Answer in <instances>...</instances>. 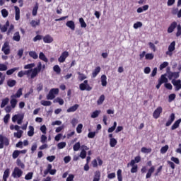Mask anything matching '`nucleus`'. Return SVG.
<instances>
[{
	"mask_svg": "<svg viewBox=\"0 0 181 181\" xmlns=\"http://www.w3.org/2000/svg\"><path fill=\"white\" fill-rule=\"evenodd\" d=\"M9 26V21H7L5 23V25H2L1 24H0V30L2 33H5V32L6 33L7 36H9V35H11V33H12V30H13V29H15V25H13V24L10 25V27L8 30V27Z\"/></svg>",
	"mask_w": 181,
	"mask_h": 181,
	"instance_id": "obj_1",
	"label": "nucleus"
},
{
	"mask_svg": "<svg viewBox=\"0 0 181 181\" xmlns=\"http://www.w3.org/2000/svg\"><path fill=\"white\" fill-rule=\"evenodd\" d=\"M79 88L81 91H91L93 90V87L90 86L88 84V80H85L83 83L79 85Z\"/></svg>",
	"mask_w": 181,
	"mask_h": 181,
	"instance_id": "obj_2",
	"label": "nucleus"
},
{
	"mask_svg": "<svg viewBox=\"0 0 181 181\" xmlns=\"http://www.w3.org/2000/svg\"><path fill=\"white\" fill-rule=\"evenodd\" d=\"M57 94H59V88H52L47 95V100H54Z\"/></svg>",
	"mask_w": 181,
	"mask_h": 181,
	"instance_id": "obj_3",
	"label": "nucleus"
},
{
	"mask_svg": "<svg viewBox=\"0 0 181 181\" xmlns=\"http://www.w3.org/2000/svg\"><path fill=\"white\" fill-rule=\"evenodd\" d=\"M4 145L9 146V139L0 134V149H4Z\"/></svg>",
	"mask_w": 181,
	"mask_h": 181,
	"instance_id": "obj_4",
	"label": "nucleus"
},
{
	"mask_svg": "<svg viewBox=\"0 0 181 181\" xmlns=\"http://www.w3.org/2000/svg\"><path fill=\"white\" fill-rule=\"evenodd\" d=\"M42 71V62H39L37 66L34 68L33 70L31 71V78H35L36 76H37L38 73H40Z\"/></svg>",
	"mask_w": 181,
	"mask_h": 181,
	"instance_id": "obj_5",
	"label": "nucleus"
},
{
	"mask_svg": "<svg viewBox=\"0 0 181 181\" xmlns=\"http://www.w3.org/2000/svg\"><path fill=\"white\" fill-rule=\"evenodd\" d=\"M175 46H176V42L173 41L170 43V45L168 46V50L165 52V54H167V56L171 57L173 54V52H174L175 49Z\"/></svg>",
	"mask_w": 181,
	"mask_h": 181,
	"instance_id": "obj_6",
	"label": "nucleus"
},
{
	"mask_svg": "<svg viewBox=\"0 0 181 181\" xmlns=\"http://www.w3.org/2000/svg\"><path fill=\"white\" fill-rule=\"evenodd\" d=\"M170 68H167V73L168 74L169 80H172L173 78H179V72H171Z\"/></svg>",
	"mask_w": 181,
	"mask_h": 181,
	"instance_id": "obj_7",
	"label": "nucleus"
},
{
	"mask_svg": "<svg viewBox=\"0 0 181 181\" xmlns=\"http://www.w3.org/2000/svg\"><path fill=\"white\" fill-rule=\"evenodd\" d=\"M22 175H23V171L18 167H16L12 173L13 177H21Z\"/></svg>",
	"mask_w": 181,
	"mask_h": 181,
	"instance_id": "obj_8",
	"label": "nucleus"
},
{
	"mask_svg": "<svg viewBox=\"0 0 181 181\" xmlns=\"http://www.w3.org/2000/svg\"><path fill=\"white\" fill-rule=\"evenodd\" d=\"M2 52H4V54L8 55L11 53V48L9 47V42H5L1 48Z\"/></svg>",
	"mask_w": 181,
	"mask_h": 181,
	"instance_id": "obj_9",
	"label": "nucleus"
},
{
	"mask_svg": "<svg viewBox=\"0 0 181 181\" xmlns=\"http://www.w3.org/2000/svg\"><path fill=\"white\" fill-rule=\"evenodd\" d=\"M163 111V109L162 107L159 106L158 107L153 113V117L155 118V119H158L159 117H160V114H162V112Z\"/></svg>",
	"mask_w": 181,
	"mask_h": 181,
	"instance_id": "obj_10",
	"label": "nucleus"
},
{
	"mask_svg": "<svg viewBox=\"0 0 181 181\" xmlns=\"http://www.w3.org/2000/svg\"><path fill=\"white\" fill-rule=\"evenodd\" d=\"M69 57V52L65 51L63 52L61 56L58 59V62L59 63H64L66 62V59Z\"/></svg>",
	"mask_w": 181,
	"mask_h": 181,
	"instance_id": "obj_11",
	"label": "nucleus"
},
{
	"mask_svg": "<svg viewBox=\"0 0 181 181\" xmlns=\"http://www.w3.org/2000/svg\"><path fill=\"white\" fill-rule=\"evenodd\" d=\"M177 26H178V25L176 21L171 23V24L170 25V26L168 27V28L167 30L168 33H173V32L175 31V29L176 28H177Z\"/></svg>",
	"mask_w": 181,
	"mask_h": 181,
	"instance_id": "obj_12",
	"label": "nucleus"
},
{
	"mask_svg": "<svg viewBox=\"0 0 181 181\" xmlns=\"http://www.w3.org/2000/svg\"><path fill=\"white\" fill-rule=\"evenodd\" d=\"M171 83H172V84H173V86H175L176 91H179V90H180V88H181V80L180 79H178V80L173 79Z\"/></svg>",
	"mask_w": 181,
	"mask_h": 181,
	"instance_id": "obj_13",
	"label": "nucleus"
},
{
	"mask_svg": "<svg viewBox=\"0 0 181 181\" xmlns=\"http://www.w3.org/2000/svg\"><path fill=\"white\" fill-rule=\"evenodd\" d=\"M176 118V116L175 115V113H171L168 120L165 123V127H170L172 124L173 123V121H175V119Z\"/></svg>",
	"mask_w": 181,
	"mask_h": 181,
	"instance_id": "obj_14",
	"label": "nucleus"
},
{
	"mask_svg": "<svg viewBox=\"0 0 181 181\" xmlns=\"http://www.w3.org/2000/svg\"><path fill=\"white\" fill-rule=\"evenodd\" d=\"M140 160H141V156H136L135 158H134V160H132L131 161H130V163H129L128 164H127V166H134V165H135V163H139V162H140Z\"/></svg>",
	"mask_w": 181,
	"mask_h": 181,
	"instance_id": "obj_15",
	"label": "nucleus"
},
{
	"mask_svg": "<svg viewBox=\"0 0 181 181\" xmlns=\"http://www.w3.org/2000/svg\"><path fill=\"white\" fill-rule=\"evenodd\" d=\"M14 9L16 12L15 19L16 21H19L21 19V9L18 6H15Z\"/></svg>",
	"mask_w": 181,
	"mask_h": 181,
	"instance_id": "obj_16",
	"label": "nucleus"
},
{
	"mask_svg": "<svg viewBox=\"0 0 181 181\" xmlns=\"http://www.w3.org/2000/svg\"><path fill=\"white\" fill-rule=\"evenodd\" d=\"M66 26H67V28H69V29H71V30H75L76 29V24L74 23V21H69L66 23Z\"/></svg>",
	"mask_w": 181,
	"mask_h": 181,
	"instance_id": "obj_17",
	"label": "nucleus"
},
{
	"mask_svg": "<svg viewBox=\"0 0 181 181\" xmlns=\"http://www.w3.org/2000/svg\"><path fill=\"white\" fill-rule=\"evenodd\" d=\"M155 172V166H151L147 171L146 179H150L152 177V173Z\"/></svg>",
	"mask_w": 181,
	"mask_h": 181,
	"instance_id": "obj_18",
	"label": "nucleus"
},
{
	"mask_svg": "<svg viewBox=\"0 0 181 181\" xmlns=\"http://www.w3.org/2000/svg\"><path fill=\"white\" fill-rule=\"evenodd\" d=\"M100 71H101V67L97 66L92 72V78H95V77L98 76Z\"/></svg>",
	"mask_w": 181,
	"mask_h": 181,
	"instance_id": "obj_19",
	"label": "nucleus"
},
{
	"mask_svg": "<svg viewBox=\"0 0 181 181\" xmlns=\"http://www.w3.org/2000/svg\"><path fill=\"white\" fill-rule=\"evenodd\" d=\"M181 118L176 120L174 124L171 126V131H175V129H177V127L180 125Z\"/></svg>",
	"mask_w": 181,
	"mask_h": 181,
	"instance_id": "obj_20",
	"label": "nucleus"
},
{
	"mask_svg": "<svg viewBox=\"0 0 181 181\" xmlns=\"http://www.w3.org/2000/svg\"><path fill=\"white\" fill-rule=\"evenodd\" d=\"M181 118L176 120L174 124L171 126V131H175V129H177V127L180 125Z\"/></svg>",
	"mask_w": 181,
	"mask_h": 181,
	"instance_id": "obj_21",
	"label": "nucleus"
},
{
	"mask_svg": "<svg viewBox=\"0 0 181 181\" xmlns=\"http://www.w3.org/2000/svg\"><path fill=\"white\" fill-rule=\"evenodd\" d=\"M22 88H20L17 92L16 93V94L12 95L11 96V98H21V96L22 95Z\"/></svg>",
	"mask_w": 181,
	"mask_h": 181,
	"instance_id": "obj_22",
	"label": "nucleus"
},
{
	"mask_svg": "<svg viewBox=\"0 0 181 181\" xmlns=\"http://www.w3.org/2000/svg\"><path fill=\"white\" fill-rule=\"evenodd\" d=\"M42 39L44 43H52L53 42V37L49 35H45Z\"/></svg>",
	"mask_w": 181,
	"mask_h": 181,
	"instance_id": "obj_23",
	"label": "nucleus"
},
{
	"mask_svg": "<svg viewBox=\"0 0 181 181\" xmlns=\"http://www.w3.org/2000/svg\"><path fill=\"white\" fill-rule=\"evenodd\" d=\"M78 107H80V105H78V104H75L74 105L68 108L66 111H67V112H74L77 111V110L78 109Z\"/></svg>",
	"mask_w": 181,
	"mask_h": 181,
	"instance_id": "obj_24",
	"label": "nucleus"
},
{
	"mask_svg": "<svg viewBox=\"0 0 181 181\" xmlns=\"http://www.w3.org/2000/svg\"><path fill=\"white\" fill-rule=\"evenodd\" d=\"M19 69H20L19 67L12 68L11 69L7 70L6 72V74H7V76H12V74H13L15 71H18V70Z\"/></svg>",
	"mask_w": 181,
	"mask_h": 181,
	"instance_id": "obj_25",
	"label": "nucleus"
},
{
	"mask_svg": "<svg viewBox=\"0 0 181 181\" xmlns=\"http://www.w3.org/2000/svg\"><path fill=\"white\" fill-rule=\"evenodd\" d=\"M13 40H14V42H21V34L19 33V31H17L13 34Z\"/></svg>",
	"mask_w": 181,
	"mask_h": 181,
	"instance_id": "obj_26",
	"label": "nucleus"
},
{
	"mask_svg": "<svg viewBox=\"0 0 181 181\" xmlns=\"http://www.w3.org/2000/svg\"><path fill=\"white\" fill-rule=\"evenodd\" d=\"M9 173H10V170L9 168H6L4 172V175H3V180L4 181H7L8 177H9Z\"/></svg>",
	"mask_w": 181,
	"mask_h": 181,
	"instance_id": "obj_27",
	"label": "nucleus"
},
{
	"mask_svg": "<svg viewBox=\"0 0 181 181\" xmlns=\"http://www.w3.org/2000/svg\"><path fill=\"white\" fill-rule=\"evenodd\" d=\"M100 177L101 173L99 170L95 171L93 177V181H100Z\"/></svg>",
	"mask_w": 181,
	"mask_h": 181,
	"instance_id": "obj_28",
	"label": "nucleus"
},
{
	"mask_svg": "<svg viewBox=\"0 0 181 181\" xmlns=\"http://www.w3.org/2000/svg\"><path fill=\"white\" fill-rule=\"evenodd\" d=\"M10 104H11V108H16V105L18 104V100H16V98H11V100H10Z\"/></svg>",
	"mask_w": 181,
	"mask_h": 181,
	"instance_id": "obj_29",
	"label": "nucleus"
},
{
	"mask_svg": "<svg viewBox=\"0 0 181 181\" xmlns=\"http://www.w3.org/2000/svg\"><path fill=\"white\" fill-rule=\"evenodd\" d=\"M101 84L103 87H107V76L102 75L100 78Z\"/></svg>",
	"mask_w": 181,
	"mask_h": 181,
	"instance_id": "obj_30",
	"label": "nucleus"
},
{
	"mask_svg": "<svg viewBox=\"0 0 181 181\" xmlns=\"http://www.w3.org/2000/svg\"><path fill=\"white\" fill-rule=\"evenodd\" d=\"M39 59L40 60H42V62H45V63H47L49 62V59H47L46 55H45V53L43 52H40Z\"/></svg>",
	"mask_w": 181,
	"mask_h": 181,
	"instance_id": "obj_31",
	"label": "nucleus"
},
{
	"mask_svg": "<svg viewBox=\"0 0 181 181\" xmlns=\"http://www.w3.org/2000/svg\"><path fill=\"white\" fill-rule=\"evenodd\" d=\"M7 86L8 87H15L16 86V81L15 79H8L7 81Z\"/></svg>",
	"mask_w": 181,
	"mask_h": 181,
	"instance_id": "obj_32",
	"label": "nucleus"
},
{
	"mask_svg": "<svg viewBox=\"0 0 181 181\" xmlns=\"http://www.w3.org/2000/svg\"><path fill=\"white\" fill-rule=\"evenodd\" d=\"M8 103H9V98H4L1 100V108H4V107L6 105H8Z\"/></svg>",
	"mask_w": 181,
	"mask_h": 181,
	"instance_id": "obj_33",
	"label": "nucleus"
},
{
	"mask_svg": "<svg viewBox=\"0 0 181 181\" xmlns=\"http://www.w3.org/2000/svg\"><path fill=\"white\" fill-rule=\"evenodd\" d=\"M105 100V95H101L97 100L98 105H101V104H103Z\"/></svg>",
	"mask_w": 181,
	"mask_h": 181,
	"instance_id": "obj_34",
	"label": "nucleus"
},
{
	"mask_svg": "<svg viewBox=\"0 0 181 181\" xmlns=\"http://www.w3.org/2000/svg\"><path fill=\"white\" fill-rule=\"evenodd\" d=\"M37 9H39V4L36 3L33 8V16H36V15H37Z\"/></svg>",
	"mask_w": 181,
	"mask_h": 181,
	"instance_id": "obj_35",
	"label": "nucleus"
},
{
	"mask_svg": "<svg viewBox=\"0 0 181 181\" xmlns=\"http://www.w3.org/2000/svg\"><path fill=\"white\" fill-rule=\"evenodd\" d=\"M29 131L28 132V136H33L35 135V128L33 126H29Z\"/></svg>",
	"mask_w": 181,
	"mask_h": 181,
	"instance_id": "obj_36",
	"label": "nucleus"
},
{
	"mask_svg": "<svg viewBox=\"0 0 181 181\" xmlns=\"http://www.w3.org/2000/svg\"><path fill=\"white\" fill-rule=\"evenodd\" d=\"M30 25L33 28H36V26H39V25H40V20L38 21H35V20H32L30 22Z\"/></svg>",
	"mask_w": 181,
	"mask_h": 181,
	"instance_id": "obj_37",
	"label": "nucleus"
},
{
	"mask_svg": "<svg viewBox=\"0 0 181 181\" xmlns=\"http://www.w3.org/2000/svg\"><path fill=\"white\" fill-rule=\"evenodd\" d=\"M141 151L142 153H151L152 152V148H146V147H142L141 149Z\"/></svg>",
	"mask_w": 181,
	"mask_h": 181,
	"instance_id": "obj_38",
	"label": "nucleus"
},
{
	"mask_svg": "<svg viewBox=\"0 0 181 181\" xmlns=\"http://www.w3.org/2000/svg\"><path fill=\"white\" fill-rule=\"evenodd\" d=\"M28 54H29L30 57H32L35 60H36V59H37V57H38L37 54L35 51H30L28 52Z\"/></svg>",
	"mask_w": 181,
	"mask_h": 181,
	"instance_id": "obj_39",
	"label": "nucleus"
},
{
	"mask_svg": "<svg viewBox=\"0 0 181 181\" xmlns=\"http://www.w3.org/2000/svg\"><path fill=\"white\" fill-rule=\"evenodd\" d=\"M41 105H44V107H50L52 103L49 100H41Z\"/></svg>",
	"mask_w": 181,
	"mask_h": 181,
	"instance_id": "obj_40",
	"label": "nucleus"
},
{
	"mask_svg": "<svg viewBox=\"0 0 181 181\" xmlns=\"http://www.w3.org/2000/svg\"><path fill=\"white\" fill-rule=\"evenodd\" d=\"M117 144V139H110V145L111 148L115 147Z\"/></svg>",
	"mask_w": 181,
	"mask_h": 181,
	"instance_id": "obj_41",
	"label": "nucleus"
},
{
	"mask_svg": "<svg viewBox=\"0 0 181 181\" xmlns=\"http://www.w3.org/2000/svg\"><path fill=\"white\" fill-rule=\"evenodd\" d=\"M158 81L161 83V84H163V83H168V78H166L165 75H161L160 78L158 79Z\"/></svg>",
	"mask_w": 181,
	"mask_h": 181,
	"instance_id": "obj_42",
	"label": "nucleus"
},
{
	"mask_svg": "<svg viewBox=\"0 0 181 181\" xmlns=\"http://www.w3.org/2000/svg\"><path fill=\"white\" fill-rule=\"evenodd\" d=\"M53 70L54 71H55V73H57V74H60V73L62 72V69H60V66L59 65H54L53 67Z\"/></svg>",
	"mask_w": 181,
	"mask_h": 181,
	"instance_id": "obj_43",
	"label": "nucleus"
},
{
	"mask_svg": "<svg viewBox=\"0 0 181 181\" xmlns=\"http://www.w3.org/2000/svg\"><path fill=\"white\" fill-rule=\"evenodd\" d=\"M17 165L21 168V169H25V164L21 160V159L18 158L16 160Z\"/></svg>",
	"mask_w": 181,
	"mask_h": 181,
	"instance_id": "obj_44",
	"label": "nucleus"
},
{
	"mask_svg": "<svg viewBox=\"0 0 181 181\" xmlns=\"http://www.w3.org/2000/svg\"><path fill=\"white\" fill-rule=\"evenodd\" d=\"M78 80L80 81H83V80H86V78H87V76L84 75V74H81L80 72H78Z\"/></svg>",
	"mask_w": 181,
	"mask_h": 181,
	"instance_id": "obj_45",
	"label": "nucleus"
},
{
	"mask_svg": "<svg viewBox=\"0 0 181 181\" xmlns=\"http://www.w3.org/2000/svg\"><path fill=\"white\" fill-rule=\"evenodd\" d=\"M19 155H21V152H19V150H15L12 154L13 159H16L19 156Z\"/></svg>",
	"mask_w": 181,
	"mask_h": 181,
	"instance_id": "obj_46",
	"label": "nucleus"
},
{
	"mask_svg": "<svg viewBox=\"0 0 181 181\" xmlns=\"http://www.w3.org/2000/svg\"><path fill=\"white\" fill-rule=\"evenodd\" d=\"M79 23L81 24V27L87 28V23H86V21H84V18H79Z\"/></svg>",
	"mask_w": 181,
	"mask_h": 181,
	"instance_id": "obj_47",
	"label": "nucleus"
},
{
	"mask_svg": "<svg viewBox=\"0 0 181 181\" xmlns=\"http://www.w3.org/2000/svg\"><path fill=\"white\" fill-rule=\"evenodd\" d=\"M1 15L3 18H7V16L9 15V12H8V10H6V8H4L1 10Z\"/></svg>",
	"mask_w": 181,
	"mask_h": 181,
	"instance_id": "obj_48",
	"label": "nucleus"
},
{
	"mask_svg": "<svg viewBox=\"0 0 181 181\" xmlns=\"http://www.w3.org/2000/svg\"><path fill=\"white\" fill-rule=\"evenodd\" d=\"M23 134V131H22V130H18V132L14 133V136H15L16 138L20 139V138H22V134Z\"/></svg>",
	"mask_w": 181,
	"mask_h": 181,
	"instance_id": "obj_49",
	"label": "nucleus"
},
{
	"mask_svg": "<svg viewBox=\"0 0 181 181\" xmlns=\"http://www.w3.org/2000/svg\"><path fill=\"white\" fill-rule=\"evenodd\" d=\"M54 103H58L59 105H63V104H64V100L60 98H57L54 100Z\"/></svg>",
	"mask_w": 181,
	"mask_h": 181,
	"instance_id": "obj_50",
	"label": "nucleus"
},
{
	"mask_svg": "<svg viewBox=\"0 0 181 181\" xmlns=\"http://www.w3.org/2000/svg\"><path fill=\"white\" fill-rule=\"evenodd\" d=\"M134 29H138L139 28H142V22L137 21L133 25Z\"/></svg>",
	"mask_w": 181,
	"mask_h": 181,
	"instance_id": "obj_51",
	"label": "nucleus"
},
{
	"mask_svg": "<svg viewBox=\"0 0 181 181\" xmlns=\"http://www.w3.org/2000/svg\"><path fill=\"white\" fill-rule=\"evenodd\" d=\"M122 170L121 169H119L117 170V179L118 181H122Z\"/></svg>",
	"mask_w": 181,
	"mask_h": 181,
	"instance_id": "obj_52",
	"label": "nucleus"
},
{
	"mask_svg": "<svg viewBox=\"0 0 181 181\" xmlns=\"http://www.w3.org/2000/svg\"><path fill=\"white\" fill-rule=\"evenodd\" d=\"M132 168L131 169V173H136L138 172V165L134 164V165H131Z\"/></svg>",
	"mask_w": 181,
	"mask_h": 181,
	"instance_id": "obj_53",
	"label": "nucleus"
},
{
	"mask_svg": "<svg viewBox=\"0 0 181 181\" xmlns=\"http://www.w3.org/2000/svg\"><path fill=\"white\" fill-rule=\"evenodd\" d=\"M32 177H33V173L30 172L25 176V180H32Z\"/></svg>",
	"mask_w": 181,
	"mask_h": 181,
	"instance_id": "obj_54",
	"label": "nucleus"
},
{
	"mask_svg": "<svg viewBox=\"0 0 181 181\" xmlns=\"http://www.w3.org/2000/svg\"><path fill=\"white\" fill-rule=\"evenodd\" d=\"M81 145H80V142H77L74 145L73 149L75 152H77V151H78L80 149Z\"/></svg>",
	"mask_w": 181,
	"mask_h": 181,
	"instance_id": "obj_55",
	"label": "nucleus"
},
{
	"mask_svg": "<svg viewBox=\"0 0 181 181\" xmlns=\"http://www.w3.org/2000/svg\"><path fill=\"white\" fill-rule=\"evenodd\" d=\"M168 149H169V146L165 145V146H163L160 148V153H166V152H168Z\"/></svg>",
	"mask_w": 181,
	"mask_h": 181,
	"instance_id": "obj_56",
	"label": "nucleus"
},
{
	"mask_svg": "<svg viewBox=\"0 0 181 181\" xmlns=\"http://www.w3.org/2000/svg\"><path fill=\"white\" fill-rule=\"evenodd\" d=\"M66 142H60L57 144V148L58 149H63L64 148H66Z\"/></svg>",
	"mask_w": 181,
	"mask_h": 181,
	"instance_id": "obj_57",
	"label": "nucleus"
},
{
	"mask_svg": "<svg viewBox=\"0 0 181 181\" xmlns=\"http://www.w3.org/2000/svg\"><path fill=\"white\" fill-rule=\"evenodd\" d=\"M101 112L100 110L94 111L91 115V118H97Z\"/></svg>",
	"mask_w": 181,
	"mask_h": 181,
	"instance_id": "obj_58",
	"label": "nucleus"
},
{
	"mask_svg": "<svg viewBox=\"0 0 181 181\" xmlns=\"http://www.w3.org/2000/svg\"><path fill=\"white\" fill-rule=\"evenodd\" d=\"M35 63L28 64L24 66V69H25V70L33 69V67H35Z\"/></svg>",
	"mask_w": 181,
	"mask_h": 181,
	"instance_id": "obj_59",
	"label": "nucleus"
},
{
	"mask_svg": "<svg viewBox=\"0 0 181 181\" xmlns=\"http://www.w3.org/2000/svg\"><path fill=\"white\" fill-rule=\"evenodd\" d=\"M175 98H176V94L172 93V94L169 95V96H168L169 103H172V101L175 100Z\"/></svg>",
	"mask_w": 181,
	"mask_h": 181,
	"instance_id": "obj_60",
	"label": "nucleus"
},
{
	"mask_svg": "<svg viewBox=\"0 0 181 181\" xmlns=\"http://www.w3.org/2000/svg\"><path fill=\"white\" fill-rule=\"evenodd\" d=\"M154 55L152 53H148L146 54V60H152L153 59Z\"/></svg>",
	"mask_w": 181,
	"mask_h": 181,
	"instance_id": "obj_61",
	"label": "nucleus"
},
{
	"mask_svg": "<svg viewBox=\"0 0 181 181\" xmlns=\"http://www.w3.org/2000/svg\"><path fill=\"white\" fill-rule=\"evenodd\" d=\"M81 129H83V124H78V126L76 127L77 134H81V132H82Z\"/></svg>",
	"mask_w": 181,
	"mask_h": 181,
	"instance_id": "obj_62",
	"label": "nucleus"
},
{
	"mask_svg": "<svg viewBox=\"0 0 181 181\" xmlns=\"http://www.w3.org/2000/svg\"><path fill=\"white\" fill-rule=\"evenodd\" d=\"M36 149H37V143H34L31 146V153H35Z\"/></svg>",
	"mask_w": 181,
	"mask_h": 181,
	"instance_id": "obj_63",
	"label": "nucleus"
},
{
	"mask_svg": "<svg viewBox=\"0 0 181 181\" xmlns=\"http://www.w3.org/2000/svg\"><path fill=\"white\" fill-rule=\"evenodd\" d=\"M177 31L176 33L177 37H179V36L181 35V25L179 24L177 27Z\"/></svg>",
	"mask_w": 181,
	"mask_h": 181,
	"instance_id": "obj_64",
	"label": "nucleus"
}]
</instances>
